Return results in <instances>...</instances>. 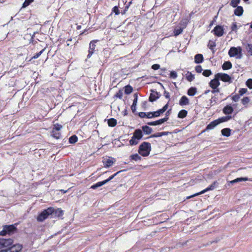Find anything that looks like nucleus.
<instances>
[{"label": "nucleus", "mask_w": 252, "mask_h": 252, "mask_svg": "<svg viewBox=\"0 0 252 252\" xmlns=\"http://www.w3.org/2000/svg\"><path fill=\"white\" fill-rule=\"evenodd\" d=\"M151 150V144L144 142L142 143L139 147L138 153L143 157L148 156Z\"/></svg>", "instance_id": "1"}, {"label": "nucleus", "mask_w": 252, "mask_h": 252, "mask_svg": "<svg viewBox=\"0 0 252 252\" xmlns=\"http://www.w3.org/2000/svg\"><path fill=\"white\" fill-rule=\"evenodd\" d=\"M228 54L230 57H234L237 59H240L242 58V49L240 46L231 47Z\"/></svg>", "instance_id": "2"}, {"label": "nucleus", "mask_w": 252, "mask_h": 252, "mask_svg": "<svg viewBox=\"0 0 252 252\" xmlns=\"http://www.w3.org/2000/svg\"><path fill=\"white\" fill-rule=\"evenodd\" d=\"M54 212L53 208H48L47 209L44 210L42 211L37 217V220L38 221H42L47 219L48 216L51 215Z\"/></svg>", "instance_id": "3"}, {"label": "nucleus", "mask_w": 252, "mask_h": 252, "mask_svg": "<svg viewBox=\"0 0 252 252\" xmlns=\"http://www.w3.org/2000/svg\"><path fill=\"white\" fill-rule=\"evenodd\" d=\"M16 230V227L13 225H5L2 230L0 231V235L4 236L7 234H11Z\"/></svg>", "instance_id": "4"}, {"label": "nucleus", "mask_w": 252, "mask_h": 252, "mask_svg": "<svg viewBox=\"0 0 252 252\" xmlns=\"http://www.w3.org/2000/svg\"><path fill=\"white\" fill-rule=\"evenodd\" d=\"M13 241V240H12ZM13 244V243H12ZM12 244L10 245L6 248H8L9 252H20L22 248V245L20 244H16L13 246H11Z\"/></svg>", "instance_id": "5"}, {"label": "nucleus", "mask_w": 252, "mask_h": 252, "mask_svg": "<svg viewBox=\"0 0 252 252\" xmlns=\"http://www.w3.org/2000/svg\"><path fill=\"white\" fill-rule=\"evenodd\" d=\"M217 76L223 82H231V78L227 74L219 73L217 74Z\"/></svg>", "instance_id": "6"}, {"label": "nucleus", "mask_w": 252, "mask_h": 252, "mask_svg": "<svg viewBox=\"0 0 252 252\" xmlns=\"http://www.w3.org/2000/svg\"><path fill=\"white\" fill-rule=\"evenodd\" d=\"M220 85L219 78L217 77V74L215 76V78L212 80L209 83V86L212 89H216Z\"/></svg>", "instance_id": "7"}, {"label": "nucleus", "mask_w": 252, "mask_h": 252, "mask_svg": "<svg viewBox=\"0 0 252 252\" xmlns=\"http://www.w3.org/2000/svg\"><path fill=\"white\" fill-rule=\"evenodd\" d=\"M12 243V239H0V249L7 247L11 245Z\"/></svg>", "instance_id": "8"}, {"label": "nucleus", "mask_w": 252, "mask_h": 252, "mask_svg": "<svg viewBox=\"0 0 252 252\" xmlns=\"http://www.w3.org/2000/svg\"><path fill=\"white\" fill-rule=\"evenodd\" d=\"M97 40H93L90 43L89 54L87 56L88 58H90L94 54L95 48V43Z\"/></svg>", "instance_id": "9"}, {"label": "nucleus", "mask_w": 252, "mask_h": 252, "mask_svg": "<svg viewBox=\"0 0 252 252\" xmlns=\"http://www.w3.org/2000/svg\"><path fill=\"white\" fill-rule=\"evenodd\" d=\"M215 185H216V183H215V182H214L212 185H211L209 187L205 189L202 190L201 191H200L199 193H196V194H194L193 195H191L190 196L188 197V198H191L192 197H193V196H196V195H199V194H201L204 193L205 192H207V191H208L209 190H213L215 188Z\"/></svg>", "instance_id": "10"}, {"label": "nucleus", "mask_w": 252, "mask_h": 252, "mask_svg": "<svg viewBox=\"0 0 252 252\" xmlns=\"http://www.w3.org/2000/svg\"><path fill=\"white\" fill-rule=\"evenodd\" d=\"M213 32H214V34L217 36L220 37L223 34V29L221 26H217L215 27L214 29L213 30Z\"/></svg>", "instance_id": "11"}, {"label": "nucleus", "mask_w": 252, "mask_h": 252, "mask_svg": "<svg viewBox=\"0 0 252 252\" xmlns=\"http://www.w3.org/2000/svg\"><path fill=\"white\" fill-rule=\"evenodd\" d=\"M168 120V117H165L163 119H159L156 121L149 122L147 123V124L149 126L159 125H161V124L164 123V122H166Z\"/></svg>", "instance_id": "12"}, {"label": "nucleus", "mask_w": 252, "mask_h": 252, "mask_svg": "<svg viewBox=\"0 0 252 252\" xmlns=\"http://www.w3.org/2000/svg\"><path fill=\"white\" fill-rule=\"evenodd\" d=\"M252 181V179H249L247 177H241V178H236L233 180L230 181L229 182V184H234L236 183H238L242 181Z\"/></svg>", "instance_id": "13"}, {"label": "nucleus", "mask_w": 252, "mask_h": 252, "mask_svg": "<svg viewBox=\"0 0 252 252\" xmlns=\"http://www.w3.org/2000/svg\"><path fill=\"white\" fill-rule=\"evenodd\" d=\"M219 122L217 120L213 121L211 122L207 126L206 128V130H211L217 126L219 125Z\"/></svg>", "instance_id": "14"}, {"label": "nucleus", "mask_w": 252, "mask_h": 252, "mask_svg": "<svg viewBox=\"0 0 252 252\" xmlns=\"http://www.w3.org/2000/svg\"><path fill=\"white\" fill-rule=\"evenodd\" d=\"M233 111V107L230 105H227L223 109V112L225 114H231Z\"/></svg>", "instance_id": "15"}, {"label": "nucleus", "mask_w": 252, "mask_h": 252, "mask_svg": "<svg viewBox=\"0 0 252 252\" xmlns=\"http://www.w3.org/2000/svg\"><path fill=\"white\" fill-rule=\"evenodd\" d=\"M133 136L136 138L138 140L141 139L143 136L141 130L139 129H136L133 133Z\"/></svg>", "instance_id": "16"}, {"label": "nucleus", "mask_w": 252, "mask_h": 252, "mask_svg": "<svg viewBox=\"0 0 252 252\" xmlns=\"http://www.w3.org/2000/svg\"><path fill=\"white\" fill-rule=\"evenodd\" d=\"M243 12V8L241 6H237L236 8L234 10V14L238 16H240L242 15Z\"/></svg>", "instance_id": "17"}, {"label": "nucleus", "mask_w": 252, "mask_h": 252, "mask_svg": "<svg viewBox=\"0 0 252 252\" xmlns=\"http://www.w3.org/2000/svg\"><path fill=\"white\" fill-rule=\"evenodd\" d=\"M189 103V99L186 96H182L179 101V104L180 105H188Z\"/></svg>", "instance_id": "18"}, {"label": "nucleus", "mask_w": 252, "mask_h": 252, "mask_svg": "<svg viewBox=\"0 0 252 252\" xmlns=\"http://www.w3.org/2000/svg\"><path fill=\"white\" fill-rule=\"evenodd\" d=\"M203 57L202 54H197L194 57V62L196 63H199L203 62Z\"/></svg>", "instance_id": "19"}, {"label": "nucleus", "mask_w": 252, "mask_h": 252, "mask_svg": "<svg viewBox=\"0 0 252 252\" xmlns=\"http://www.w3.org/2000/svg\"><path fill=\"white\" fill-rule=\"evenodd\" d=\"M158 98V93L157 92H153L151 93L149 97V101L153 102Z\"/></svg>", "instance_id": "20"}, {"label": "nucleus", "mask_w": 252, "mask_h": 252, "mask_svg": "<svg viewBox=\"0 0 252 252\" xmlns=\"http://www.w3.org/2000/svg\"><path fill=\"white\" fill-rule=\"evenodd\" d=\"M134 95V99L133 100L132 105L131 106V109L133 112H134L136 110V106L137 100H138L137 94H135Z\"/></svg>", "instance_id": "21"}, {"label": "nucleus", "mask_w": 252, "mask_h": 252, "mask_svg": "<svg viewBox=\"0 0 252 252\" xmlns=\"http://www.w3.org/2000/svg\"><path fill=\"white\" fill-rule=\"evenodd\" d=\"M231 63L229 62H225L222 65V68L223 70L229 69L232 67Z\"/></svg>", "instance_id": "22"}, {"label": "nucleus", "mask_w": 252, "mask_h": 252, "mask_svg": "<svg viewBox=\"0 0 252 252\" xmlns=\"http://www.w3.org/2000/svg\"><path fill=\"white\" fill-rule=\"evenodd\" d=\"M171 132L168 131H164V132H158L156 134H154L152 135L151 137H161L162 136L164 135H167L169 134H170Z\"/></svg>", "instance_id": "23"}, {"label": "nucleus", "mask_w": 252, "mask_h": 252, "mask_svg": "<svg viewBox=\"0 0 252 252\" xmlns=\"http://www.w3.org/2000/svg\"><path fill=\"white\" fill-rule=\"evenodd\" d=\"M223 136L228 137L230 135L231 130L228 128H223L221 131Z\"/></svg>", "instance_id": "24"}, {"label": "nucleus", "mask_w": 252, "mask_h": 252, "mask_svg": "<svg viewBox=\"0 0 252 252\" xmlns=\"http://www.w3.org/2000/svg\"><path fill=\"white\" fill-rule=\"evenodd\" d=\"M231 118V116H224V117H222L221 118H219L218 119H217V121L219 122V124H220L221 123L228 121Z\"/></svg>", "instance_id": "25"}, {"label": "nucleus", "mask_w": 252, "mask_h": 252, "mask_svg": "<svg viewBox=\"0 0 252 252\" xmlns=\"http://www.w3.org/2000/svg\"><path fill=\"white\" fill-rule=\"evenodd\" d=\"M105 184H106V183L104 181H103L101 182H97V183L93 185V186H92L91 188L94 189H97L98 187L102 186L103 185H104Z\"/></svg>", "instance_id": "26"}, {"label": "nucleus", "mask_w": 252, "mask_h": 252, "mask_svg": "<svg viewBox=\"0 0 252 252\" xmlns=\"http://www.w3.org/2000/svg\"><path fill=\"white\" fill-rule=\"evenodd\" d=\"M114 162V161L113 159L108 158L104 162V166L105 167H109L113 164Z\"/></svg>", "instance_id": "27"}, {"label": "nucleus", "mask_w": 252, "mask_h": 252, "mask_svg": "<svg viewBox=\"0 0 252 252\" xmlns=\"http://www.w3.org/2000/svg\"><path fill=\"white\" fill-rule=\"evenodd\" d=\"M142 128L144 132L147 134H150L152 131V128L147 126H143Z\"/></svg>", "instance_id": "28"}, {"label": "nucleus", "mask_w": 252, "mask_h": 252, "mask_svg": "<svg viewBox=\"0 0 252 252\" xmlns=\"http://www.w3.org/2000/svg\"><path fill=\"white\" fill-rule=\"evenodd\" d=\"M108 125L109 126L114 127L117 125V120L114 118L108 120Z\"/></svg>", "instance_id": "29"}, {"label": "nucleus", "mask_w": 252, "mask_h": 252, "mask_svg": "<svg viewBox=\"0 0 252 252\" xmlns=\"http://www.w3.org/2000/svg\"><path fill=\"white\" fill-rule=\"evenodd\" d=\"M218 100V97L216 95H214L212 96L210 100V106H214L215 105Z\"/></svg>", "instance_id": "30"}, {"label": "nucleus", "mask_w": 252, "mask_h": 252, "mask_svg": "<svg viewBox=\"0 0 252 252\" xmlns=\"http://www.w3.org/2000/svg\"><path fill=\"white\" fill-rule=\"evenodd\" d=\"M186 78L188 81L191 82L194 79V75L191 72L188 71L186 74Z\"/></svg>", "instance_id": "31"}, {"label": "nucleus", "mask_w": 252, "mask_h": 252, "mask_svg": "<svg viewBox=\"0 0 252 252\" xmlns=\"http://www.w3.org/2000/svg\"><path fill=\"white\" fill-rule=\"evenodd\" d=\"M187 113L188 112L186 110H182L179 112L178 117L180 118H184L186 117Z\"/></svg>", "instance_id": "32"}, {"label": "nucleus", "mask_w": 252, "mask_h": 252, "mask_svg": "<svg viewBox=\"0 0 252 252\" xmlns=\"http://www.w3.org/2000/svg\"><path fill=\"white\" fill-rule=\"evenodd\" d=\"M139 140L136 138L132 136L131 139L129 141V145L131 146L135 145L138 144Z\"/></svg>", "instance_id": "33"}, {"label": "nucleus", "mask_w": 252, "mask_h": 252, "mask_svg": "<svg viewBox=\"0 0 252 252\" xmlns=\"http://www.w3.org/2000/svg\"><path fill=\"white\" fill-rule=\"evenodd\" d=\"M196 93V89L195 88H190L188 91V94L189 96H193Z\"/></svg>", "instance_id": "34"}, {"label": "nucleus", "mask_w": 252, "mask_h": 252, "mask_svg": "<svg viewBox=\"0 0 252 252\" xmlns=\"http://www.w3.org/2000/svg\"><path fill=\"white\" fill-rule=\"evenodd\" d=\"M130 158L131 160H134L135 161L140 160L141 159V157H140L137 154L131 155Z\"/></svg>", "instance_id": "35"}, {"label": "nucleus", "mask_w": 252, "mask_h": 252, "mask_svg": "<svg viewBox=\"0 0 252 252\" xmlns=\"http://www.w3.org/2000/svg\"><path fill=\"white\" fill-rule=\"evenodd\" d=\"M241 0H231L230 5L233 7H236L240 3Z\"/></svg>", "instance_id": "36"}, {"label": "nucleus", "mask_w": 252, "mask_h": 252, "mask_svg": "<svg viewBox=\"0 0 252 252\" xmlns=\"http://www.w3.org/2000/svg\"><path fill=\"white\" fill-rule=\"evenodd\" d=\"M78 138L76 135H72L69 138V142L70 143H75L77 141Z\"/></svg>", "instance_id": "37"}, {"label": "nucleus", "mask_w": 252, "mask_h": 252, "mask_svg": "<svg viewBox=\"0 0 252 252\" xmlns=\"http://www.w3.org/2000/svg\"><path fill=\"white\" fill-rule=\"evenodd\" d=\"M62 126L59 125V124H56L54 125V126L53 128V132L58 131L62 128Z\"/></svg>", "instance_id": "38"}, {"label": "nucleus", "mask_w": 252, "mask_h": 252, "mask_svg": "<svg viewBox=\"0 0 252 252\" xmlns=\"http://www.w3.org/2000/svg\"><path fill=\"white\" fill-rule=\"evenodd\" d=\"M51 135L56 139H59L61 136V134L60 132L58 131L53 132V130H52Z\"/></svg>", "instance_id": "39"}, {"label": "nucleus", "mask_w": 252, "mask_h": 252, "mask_svg": "<svg viewBox=\"0 0 252 252\" xmlns=\"http://www.w3.org/2000/svg\"><path fill=\"white\" fill-rule=\"evenodd\" d=\"M132 90L133 89L130 86H126L125 87V92L126 94H129L132 92Z\"/></svg>", "instance_id": "40"}, {"label": "nucleus", "mask_w": 252, "mask_h": 252, "mask_svg": "<svg viewBox=\"0 0 252 252\" xmlns=\"http://www.w3.org/2000/svg\"><path fill=\"white\" fill-rule=\"evenodd\" d=\"M183 32V29L179 28H176L174 31V33L175 36H177L181 34Z\"/></svg>", "instance_id": "41"}, {"label": "nucleus", "mask_w": 252, "mask_h": 252, "mask_svg": "<svg viewBox=\"0 0 252 252\" xmlns=\"http://www.w3.org/2000/svg\"><path fill=\"white\" fill-rule=\"evenodd\" d=\"M216 43L213 41H212V40H210L209 41V43H208V47L211 49V50H213V48L216 47Z\"/></svg>", "instance_id": "42"}, {"label": "nucleus", "mask_w": 252, "mask_h": 252, "mask_svg": "<svg viewBox=\"0 0 252 252\" xmlns=\"http://www.w3.org/2000/svg\"><path fill=\"white\" fill-rule=\"evenodd\" d=\"M121 171H119L116 173H115L114 175L111 176L109 178H108L107 179L104 180L105 182V183H107L108 182L112 180L116 175H117L119 173H120Z\"/></svg>", "instance_id": "43"}, {"label": "nucleus", "mask_w": 252, "mask_h": 252, "mask_svg": "<svg viewBox=\"0 0 252 252\" xmlns=\"http://www.w3.org/2000/svg\"><path fill=\"white\" fill-rule=\"evenodd\" d=\"M250 101V98L248 97H244L242 99V103L243 105H246L249 103Z\"/></svg>", "instance_id": "44"}, {"label": "nucleus", "mask_w": 252, "mask_h": 252, "mask_svg": "<svg viewBox=\"0 0 252 252\" xmlns=\"http://www.w3.org/2000/svg\"><path fill=\"white\" fill-rule=\"evenodd\" d=\"M202 74L204 76L208 77L212 74V72L210 70L206 69L203 71Z\"/></svg>", "instance_id": "45"}, {"label": "nucleus", "mask_w": 252, "mask_h": 252, "mask_svg": "<svg viewBox=\"0 0 252 252\" xmlns=\"http://www.w3.org/2000/svg\"><path fill=\"white\" fill-rule=\"evenodd\" d=\"M162 110L159 109L157 111L154 112V115L155 116V117H159L160 114H163Z\"/></svg>", "instance_id": "46"}, {"label": "nucleus", "mask_w": 252, "mask_h": 252, "mask_svg": "<svg viewBox=\"0 0 252 252\" xmlns=\"http://www.w3.org/2000/svg\"><path fill=\"white\" fill-rule=\"evenodd\" d=\"M45 50V49H42L41 51H40L39 53H37L35 54L32 58V59H35L38 58L43 52V51Z\"/></svg>", "instance_id": "47"}, {"label": "nucleus", "mask_w": 252, "mask_h": 252, "mask_svg": "<svg viewBox=\"0 0 252 252\" xmlns=\"http://www.w3.org/2000/svg\"><path fill=\"white\" fill-rule=\"evenodd\" d=\"M247 89L246 88H241L239 91V94L240 96L243 95L244 94H246L247 92Z\"/></svg>", "instance_id": "48"}, {"label": "nucleus", "mask_w": 252, "mask_h": 252, "mask_svg": "<svg viewBox=\"0 0 252 252\" xmlns=\"http://www.w3.org/2000/svg\"><path fill=\"white\" fill-rule=\"evenodd\" d=\"M33 1V0H25V2L23 4V7H26L28 6Z\"/></svg>", "instance_id": "49"}, {"label": "nucleus", "mask_w": 252, "mask_h": 252, "mask_svg": "<svg viewBox=\"0 0 252 252\" xmlns=\"http://www.w3.org/2000/svg\"><path fill=\"white\" fill-rule=\"evenodd\" d=\"M246 85L250 89H252V79H249L246 82Z\"/></svg>", "instance_id": "50"}, {"label": "nucleus", "mask_w": 252, "mask_h": 252, "mask_svg": "<svg viewBox=\"0 0 252 252\" xmlns=\"http://www.w3.org/2000/svg\"><path fill=\"white\" fill-rule=\"evenodd\" d=\"M170 77L172 78L175 79L177 77V74L175 71H172L170 72Z\"/></svg>", "instance_id": "51"}, {"label": "nucleus", "mask_w": 252, "mask_h": 252, "mask_svg": "<svg viewBox=\"0 0 252 252\" xmlns=\"http://www.w3.org/2000/svg\"><path fill=\"white\" fill-rule=\"evenodd\" d=\"M112 11L115 13L116 15H119L120 14L119 8L117 6L113 8Z\"/></svg>", "instance_id": "52"}, {"label": "nucleus", "mask_w": 252, "mask_h": 252, "mask_svg": "<svg viewBox=\"0 0 252 252\" xmlns=\"http://www.w3.org/2000/svg\"><path fill=\"white\" fill-rule=\"evenodd\" d=\"M240 98V95L239 94H235L234 95H233L232 97V100L234 101V102H237L239 100Z\"/></svg>", "instance_id": "53"}, {"label": "nucleus", "mask_w": 252, "mask_h": 252, "mask_svg": "<svg viewBox=\"0 0 252 252\" xmlns=\"http://www.w3.org/2000/svg\"><path fill=\"white\" fill-rule=\"evenodd\" d=\"M146 117L148 118H152L155 117L154 112H148L146 114Z\"/></svg>", "instance_id": "54"}, {"label": "nucleus", "mask_w": 252, "mask_h": 252, "mask_svg": "<svg viewBox=\"0 0 252 252\" xmlns=\"http://www.w3.org/2000/svg\"><path fill=\"white\" fill-rule=\"evenodd\" d=\"M195 70L198 73H200L202 71V67L200 65H197L195 67Z\"/></svg>", "instance_id": "55"}, {"label": "nucleus", "mask_w": 252, "mask_h": 252, "mask_svg": "<svg viewBox=\"0 0 252 252\" xmlns=\"http://www.w3.org/2000/svg\"><path fill=\"white\" fill-rule=\"evenodd\" d=\"M160 67V65L158 64H154L152 66V68L154 70H158Z\"/></svg>", "instance_id": "56"}, {"label": "nucleus", "mask_w": 252, "mask_h": 252, "mask_svg": "<svg viewBox=\"0 0 252 252\" xmlns=\"http://www.w3.org/2000/svg\"><path fill=\"white\" fill-rule=\"evenodd\" d=\"M168 103H167L166 105H165L163 106V107L162 109H161V110H162V112L164 113L168 109Z\"/></svg>", "instance_id": "57"}, {"label": "nucleus", "mask_w": 252, "mask_h": 252, "mask_svg": "<svg viewBox=\"0 0 252 252\" xmlns=\"http://www.w3.org/2000/svg\"><path fill=\"white\" fill-rule=\"evenodd\" d=\"M168 103H167L166 105H165L163 106V107L162 109H161V110H162V112L164 113L168 109Z\"/></svg>", "instance_id": "58"}, {"label": "nucleus", "mask_w": 252, "mask_h": 252, "mask_svg": "<svg viewBox=\"0 0 252 252\" xmlns=\"http://www.w3.org/2000/svg\"><path fill=\"white\" fill-rule=\"evenodd\" d=\"M0 249V252H9L8 248H2Z\"/></svg>", "instance_id": "59"}, {"label": "nucleus", "mask_w": 252, "mask_h": 252, "mask_svg": "<svg viewBox=\"0 0 252 252\" xmlns=\"http://www.w3.org/2000/svg\"><path fill=\"white\" fill-rule=\"evenodd\" d=\"M139 116L141 118H144L146 117V113L145 112H140L139 113Z\"/></svg>", "instance_id": "60"}, {"label": "nucleus", "mask_w": 252, "mask_h": 252, "mask_svg": "<svg viewBox=\"0 0 252 252\" xmlns=\"http://www.w3.org/2000/svg\"><path fill=\"white\" fill-rule=\"evenodd\" d=\"M248 47L249 49V52L251 53V55H252V45L248 44Z\"/></svg>", "instance_id": "61"}, {"label": "nucleus", "mask_w": 252, "mask_h": 252, "mask_svg": "<svg viewBox=\"0 0 252 252\" xmlns=\"http://www.w3.org/2000/svg\"><path fill=\"white\" fill-rule=\"evenodd\" d=\"M232 31H235L237 29V26L235 23H233L232 26Z\"/></svg>", "instance_id": "62"}, {"label": "nucleus", "mask_w": 252, "mask_h": 252, "mask_svg": "<svg viewBox=\"0 0 252 252\" xmlns=\"http://www.w3.org/2000/svg\"><path fill=\"white\" fill-rule=\"evenodd\" d=\"M220 92L219 89L217 88L216 89H213V90L211 91V92L213 94H215L216 93H219Z\"/></svg>", "instance_id": "63"}, {"label": "nucleus", "mask_w": 252, "mask_h": 252, "mask_svg": "<svg viewBox=\"0 0 252 252\" xmlns=\"http://www.w3.org/2000/svg\"><path fill=\"white\" fill-rule=\"evenodd\" d=\"M164 96L166 98H169L170 97L169 93L166 92H164Z\"/></svg>", "instance_id": "64"}]
</instances>
